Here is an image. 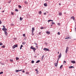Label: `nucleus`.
Here are the masks:
<instances>
[{"label":"nucleus","instance_id":"obj_1","mask_svg":"<svg viewBox=\"0 0 76 76\" xmlns=\"http://www.w3.org/2000/svg\"><path fill=\"white\" fill-rule=\"evenodd\" d=\"M30 49H32V50H33L34 52V53L35 52V50H37L36 48H35L34 47H33L32 46L31 47Z\"/></svg>","mask_w":76,"mask_h":76},{"label":"nucleus","instance_id":"obj_2","mask_svg":"<svg viewBox=\"0 0 76 76\" xmlns=\"http://www.w3.org/2000/svg\"><path fill=\"white\" fill-rule=\"evenodd\" d=\"M16 47H18V45L17 44L15 45H14L12 47V48L13 49H14V48H16Z\"/></svg>","mask_w":76,"mask_h":76},{"label":"nucleus","instance_id":"obj_3","mask_svg":"<svg viewBox=\"0 0 76 76\" xmlns=\"http://www.w3.org/2000/svg\"><path fill=\"white\" fill-rule=\"evenodd\" d=\"M43 50L46 51H50V50H49V49L45 48H44L43 49Z\"/></svg>","mask_w":76,"mask_h":76},{"label":"nucleus","instance_id":"obj_4","mask_svg":"<svg viewBox=\"0 0 76 76\" xmlns=\"http://www.w3.org/2000/svg\"><path fill=\"white\" fill-rule=\"evenodd\" d=\"M2 31H4V32L6 31H7V29L6 28H3L2 29Z\"/></svg>","mask_w":76,"mask_h":76},{"label":"nucleus","instance_id":"obj_5","mask_svg":"<svg viewBox=\"0 0 76 76\" xmlns=\"http://www.w3.org/2000/svg\"><path fill=\"white\" fill-rule=\"evenodd\" d=\"M61 53H60L59 54V55L58 56V59H59L60 58H61Z\"/></svg>","mask_w":76,"mask_h":76},{"label":"nucleus","instance_id":"obj_6","mask_svg":"<svg viewBox=\"0 0 76 76\" xmlns=\"http://www.w3.org/2000/svg\"><path fill=\"white\" fill-rule=\"evenodd\" d=\"M68 50H69V47H67L66 48V51H65L66 53H67V52L68 51Z\"/></svg>","mask_w":76,"mask_h":76},{"label":"nucleus","instance_id":"obj_7","mask_svg":"<svg viewBox=\"0 0 76 76\" xmlns=\"http://www.w3.org/2000/svg\"><path fill=\"white\" fill-rule=\"evenodd\" d=\"M71 19H73V20H74V21H75V17L74 16H72V17H71Z\"/></svg>","mask_w":76,"mask_h":76},{"label":"nucleus","instance_id":"obj_8","mask_svg":"<svg viewBox=\"0 0 76 76\" xmlns=\"http://www.w3.org/2000/svg\"><path fill=\"white\" fill-rule=\"evenodd\" d=\"M35 30V28L34 27H32V29L31 30V32H34V30Z\"/></svg>","mask_w":76,"mask_h":76},{"label":"nucleus","instance_id":"obj_9","mask_svg":"<svg viewBox=\"0 0 76 76\" xmlns=\"http://www.w3.org/2000/svg\"><path fill=\"white\" fill-rule=\"evenodd\" d=\"M71 38L69 37H68L66 38H65V39H70Z\"/></svg>","mask_w":76,"mask_h":76},{"label":"nucleus","instance_id":"obj_10","mask_svg":"<svg viewBox=\"0 0 76 76\" xmlns=\"http://www.w3.org/2000/svg\"><path fill=\"white\" fill-rule=\"evenodd\" d=\"M44 5L45 7H47L48 6V5H47V3H45L44 4Z\"/></svg>","mask_w":76,"mask_h":76},{"label":"nucleus","instance_id":"obj_11","mask_svg":"<svg viewBox=\"0 0 76 76\" xmlns=\"http://www.w3.org/2000/svg\"><path fill=\"white\" fill-rule=\"evenodd\" d=\"M46 33L47 34H50V32L49 31H46Z\"/></svg>","mask_w":76,"mask_h":76},{"label":"nucleus","instance_id":"obj_12","mask_svg":"<svg viewBox=\"0 0 76 76\" xmlns=\"http://www.w3.org/2000/svg\"><path fill=\"white\" fill-rule=\"evenodd\" d=\"M69 69H71V68H74V66H69Z\"/></svg>","mask_w":76,"mask_h":76},{"label":"nucleus","instance_id":"obj_13","mask_svg":"<svg viewBox=\"0 0 76 76\" xmlns=\"http://www.w3.org/2000/svg\"><path fill=\"white\" fill-rule=\"evenodd\" d=\"M4 33L5 35H6V36H7V31H4Z\"/></svg>","mask_w":76,"mask_h":76},{"label":"nucleus","instance_id":"obj_14","mask_svg":"<svg viewBox=\"0 0 76 76\" xmlns=\"http://www.w3.org/2000/svg\"><path fill=\"white\" fill-rule=\"evenodd\" d=\"M59 16H62V13L61 12H59Z\"/></svg>","mask_w":76,"mask_h":76},{"label":"nucleus","instance_id":"obj_15","mask_svg":"<svg viewBox=\"0 0 76 76\" xmlns=\"http://www.w3.org/2000/svg\"><path fill=\"white\" fill-rule=\"evenodd\" d=\"M57 65H58V64H57V63H56L55 64V66L56 67H57Z\"/></svg>","mask_w":76,"mask_h":76},{"label":"nucleus","instance_id":"obj_16","mask_svg":"<svg viewBox=\"0 0 76 76\" xmlns=\"http://www.w3.org/2000/svg\"><path fill=\"white\" fill-rule=\"evenodd\" d=\"M39 15H41V14H42V12L41 11H40L39 12Z\"/></svg>","mask_w":76,"mask_h":76},{"label":"nucleus","instance_id":"obj_17","mask_svg":"<svg viewBox=\"0 0 76 76\" xmlns=\"http://www.w3.org/2000/svg\"><path fill=\"white\" fill-rule=\"evenodd\" d=\"M26 44V42H22V44L23 45H25Z\"/></svg>","mask_w":76,"mask_h":76},{"label":"nucleus","instance_id":"obj_18","mask_svg":"<svg viewBox=\"0 0 76 76\" xmlns=\"http://www.w3.org/2000/svg\"><path fill=\"white\" fill-rule=\"evenodd\" d=\"M40 62V60H39L37 61L36 62V63H39V62Z\"/></svg>","mask_w":76,"mask_h":76},{"label":"nucleus","instance_id":"obj_19","mask_svg":"<svg viewBox=\"0 0 76 76\" xmlns=\"http://www.w3.org/2000/svg\"><path fill=\"white\" fill-rule=\"evenodd\" d=\"M71 63H73L74 64L76 62H75V61H71Z\"/></svg>","mask_w":76,"mask_h":76},{"label":"nucleus","instance_id":"obj_20","mask_svg":"<svg viewBox=\"0 0 76 76\" xmlns=\"http://www.w3.org/2000/svg\"><path fill=\"white\" fill-rule=\"evenodd\" d=\"M24 3H25V4H28V2L26 1H24Z\"/></svg>","mask_w":76,"mask_h":76},{"label":"nucleus","instance_id":"obj_21","mask_svg":"<svg viewBox=\"0 0 76 76\" xmlns=\"http://www.w3.org/2000/svg\"><path fill=\"white\" fill-rule=\"evenodd\" d=\"M20 20H23V18H22L21 17H20Z\"/></svg>","mask_w":76,"mask_h":76},{"label":"nucleus","instance_id":"obj_22","mask_svg":"<svg viewBox=\"0 0 76 76\" xmlns=\"http://www.w3.org/2000/svg\"><path fill=\"white\" fill-rule=\"evenodd\" d=\"M18 7H19V8H21V7H22L20 5H18Z\"/></svg>","mask_w":76,"mask_h":76},{"label":"nucleus","instance_id":"obj_23","mask_svg":"<svg viewBox=\"0 0 76 76\" xmlns=\"http://www.w3.org/2000/svg\"><path fill=\"white\" fill-rule=\"evenodd\" d=\"M10 61H11V62H12V61H13V60L12 59H10Z\"/></svg>","mask_w":76,"mask_h":76},{"label":"nucleus","instance_id":"obj_24","mask_svg":"<svg viewBox=\"0 0 76 76\" xmlns=\"http://www.w3.org/2000/svg\"><path fill=\"white\" fill-rule=\"evenodd\" d=\"M19 72V70H15V72Z\"/></svg>","mask_w":76,"mask_h":76},{"label":"nucleus","instance_id":"obj_25","mask_svg":"<svg viewBox=\"0 0 76 76\" xmlns=\"http://www.w3.org/2000/svg\"><path fill=\"white\" fill-rule=\"evenodd\" d=\"M16 60H19V58H18V57H17L16 58Z\"/></svg>","mask_w":76,"mask_h":76},{"label":"nucleus","instance_id":"obj_26","mask_svg":"<svg viewBox=\"0 0 76 76\" xmlns=\"http://www.w3.org/2000/svg\"><path fill=\"white\" fill-rule=\"evenodd\" d=\"M31 63H32V64H33V63H34V61L33 60L32 61Z\"/></svg>","mask_w":76,"mask_h":76},{"label":"nucleus","instance_id":"obj_27","mask_svg":"<svg viewBox=\"0 0 76 76\" xmlns=\"http://www.w3.org/2000/svg\"><path fill=\"white\" fill-rule=\"evenodd\" d=\"M62 67H63V65H61L60 66V69H62Z\"/></svg>","mask_w":76,"mask_h":76},{"label":"nucleus","instance_id":"obj_28","mask_svg":"<svg viewBox=\"0 0 76 76\" xmlns=\"http://www.w3.org/2000/svg\"><path fill=\"white\" fill-rule=\"evenodd\" d=\"M34 44H35L36 46H37V43H34Z\"/></svg>","mask_w":76,"mask_h":76},{"label":"nucleus","instance_id":"obj_29","mask_svg":"<svg viewBox=\"0 0 76 76\" xmlns=\"http://www.w3.org/2000/svg\"><path fill=\"white\" fill-rule=\"evenodd\" d=\"M52 25H54V24H55V23H54V22H52L51 23Z\"/></svg>","mask_w":76,"mask_h":76},{"label":"nucleus","instance_id":"obj_30","mask_svg":"<svg viewBox=\"0 0 76 76\" xmlns=\"http://www.w3.org/2000/svg\"><path fill=\"white\" fill-rule=\"evenodd\" d=\"M3 72H0V75H1V74H3Z\"/></svg>","mask_w":76,"mask_h":76},{"label":"nucleus","instance_id":"obj_31","mask_svg":"<svg viewBox=\"0 0 76 76\" xmlns=\"http://www.w3.org/2000/svg\"><path fill=\"white\" fill-rule=\"evenodd\" d=\"M35 71H36V72H37V73H38V70L37 69H35Z\"/></svg>","mask_w":76,"mask_h":76},{"label":"nucleus","instance_id":"obj_32","mask_svg":"<svg viewBox=\"0 0 76 76\" xmlns=\"http://www.w3.org/2000/svg\"><path fill=\"white\" fill-rule=\"evenodd\" d=\"M31 34L32 35H34V32H32Z\"/></svg>","mask_w":76,"mask_h":76},{"label":"nucleus","instance_id":"obj_33","mask_svg":"<svg viewBox=\"0 0 76 76\" xmlns=\"http://www.w3.org/2000/svg\"><path fill=\"white\" fill-rule=\"evenodd\" d=\"M11 14L12 15H13L14 14V13H13V12H11Z\"/></svg>","mask_w":76,"mask_h":76},{"label":"nucleus","instance_id":"obj_34","mask_svg":"<svg viewBox=\"0 0 76 76\" xmlns=\"http://www.w3.org/2000/svg\"><path fill=\"white\" fill-rule=\"evenodd\" d=\"M44 56H42V59H43V58H44Z\"/></svg>","mask_w":76,"mask_h":76},{"label":"nucleus","instance_id":"obj_35","mask_svg":"<svg viewBox=\"0 0 76 76\" xmlns=\"http://www.w3.org/2000/svg\"><path fill=\"white\" fill-rule=\"evenodd\" d=\"M1 23H2V22H1V21L0 20V24H1Z\"/></svg>","mask_w":76,"mask_h":76},{"label":"nucleus","instance_id":"obj_36","mask_svg":"<svg viewBox=\"0 0 76 76\" xmlns=\"http://www.w3.org/2000/svg\"><path fill=\"white\" fill-rule=\"evenodd\" d=\"M15 10V11H16V12H18V11H19L18 10V9H16Z\"/></svg>","mask_w":76,"mask_h":76},{"label":"nucleus","instance_id":"obj_37","mask_svg":"<svg viewBox=\"0 0 76 76\" xmlns=\"http://www.w3.org/2000/svg\"><path fill=\"white\" fill-rule=\"evenodd\" d=\"M2 47L3 48H5V46H4V45Z\"/></svg>","mask_w":76,"mask_h":76},{"label":"nucleus","instance_id":"obj_38","mask_svg":"<svg viewBox=\"0 0 76 76\" xmlns=\"http://www.w3.org/2000/svg\"><path fill=\"white\" fill-rule=\"evenodd\" d=\"M44 15H47V13H46V12L44 13Z\"/></svg>","mask_w":76,"mask_h":76},{"label":"nucleus","instance_id":"obj_39","mask_svg":"<svg viewBox=\"0 0 76 76\" xmlns=\"http://www.w3.org/2000/svg\"><path fill=\"white\" fill-rule=\"evenodd\" d=\"M43 28H44V27H41L40 28L41 29H43Z\"/></svg>","mask_w":76,"mask_h":76},{"label":"nucleus","instance_id":"obj_40","mask_svg":"<svg viewBox=\"0 0 76 76\" xmlns=\"http://www.w3.org/2000/svg\"><path fill=\"white\" fill-rule=\"evenodd\" d=\"M58 35H60V32H58Z\"/></svg>","mask_w":76,"mask_h":76},{"label":"nucleus","instance_id":"obj_41","mask_svg":"<svg viewBox=\"0 0 76 76\" xmlns=\"http://www.w3.org/2000/svg\"><path fill=\"white\" fill-rule=\"evenodd\" d=\"M23 37H25V34H23Z\"/></svg>","mask_w":76,"mask_h":76},{"label":"nucleus","instance_id":"obj_42","mask_svg":"<svg viewBox=\"0 0 76 76\" xmlns=\"http://www.w3.org/2000/svg\"><path fill=\"white\" fill-rule=\"evenodd\" d=\"M59 60V59H58V60L57 61V63H58V60Z\"/></svg>","mask_w":76,"mask_h":76},{"label":"nucleus","instance_id":"obj_43","mask_svg":"<svg viewBox=\"0 0 76 76\" xmlns=\"http://www.w3.org/2000/svg\"><path fill=\"white\" fill-rule=\"evenodd\" d=\"M51 20H48V22H50L51 21Z\"/></svg>","mask_w":76,"mask_h":76},{"label":"nucleus","instance_id":"obj_44","mask_svg":"<svg viewBox=\"0 0 76 76\" xmlns=\"http://www.w3.org/2000/svg\"><path fill=\"white\" fill-rule=\"evenodd\" d=\"M11 2V1H10L9 2H8V3H10Z\"/></svg>","mask_w":76,"mask_h":76},{"label":"nucleus","instance_id":"obj_45","mask_svg":"<svg viewBox=\"0 0 76 76\" xmlns=\"http://www.w3.org/2000/svg\"><path fill=\"white\" fill-rule=\"evenodd\" d=\"M2 44H2L1 43H0V45H2Z\"/></svg>","mask_w":76,"mask_h":76},{"label":"nucleus","instance_id":"obj_46","mask_svg":"<svg viewBox=\"0 0 76 76\" xmlns=\"http://www.w3.org/2000/svg\"><path fill=\"white\" fill-rule=\"evenodd\" d=\"M64 64H66V62L65 61H64Z\"/></svg>","mask_w":76,"mask_h":76},{"label":"nucleus","instance_id":"obj_47","mask_svg":"<svg viewBox=\"0 0 76 76\" xmlns=\"http://www.w3.org/2000/svg\"><path fill=\"white\" fill-rule=\"evenodd\" d=\"M3 26L4 28H5V26Z\"/></svg>","mask_w":76,"mask_h":76},{"label":"nucleus","instance_id":"obj_48","mask_svg":"<svg viewBox=\"0 0 76 76\" xmlns=\"http://www.w3.org/2000/svg\"><path fill=\"white\" fill-rule=\"evenodd\" d=\"M22 70H23V69L20 70H19V72H20V71H22Z\"/></svg>","mask_w":76,"mask_h":76},{"label":"nucleus","instance_id":"obj_49","mask_svg":"<svg viewBox=\"0 0 76 76\" xmlns=\"http://www.w3.org/2000/svg\"><path fill=\"white\" fill-rule=\"evenodd\" d=\"M22 72H23V73H25V71L23 70L22 71Z\"/></svg>","mask_w":76,"mask_h":76},{"label":"nucleus","instance_id":"obj_50","mask_svg":"<svg viewBox=\"0 0 76 76\" xmlns=\"http://www.w3.org/2000/svg\"><path fill=\"white\" fill-rule=\"evenodd\" d=\"M26 74H29V72H26Z\"/></svg>","mask_w":76,"mask_h":76},{"label":"nucleus","instance_id":"obj_51","mask_svg":"<svg viewBox=\"0 0 76 76\" xmlns=\"http://www.w3.org/2000/svg\"><path fill=\"white\" fill-rule=\"evenodd\" d=\"M21 47H23V45H21Z\"/></svg>","mask_w":76,"mask_h":76},{"label":"nucleus","instance_id":"obj_52","mask_svg":"<svg viewBox=\"0 0 76 76\" xmlns=\"http://www.w3.org/2000/svg\"><path fill=\"white\" fill-rule=\"evenodd\" d=\"M75 31H76V27L75 28Z\"/></svg>","mask_w":76,"mask_h":76},{"label":"nucleus","instance_id":"obj_53","mask_svg":"<svg viewBox=\"0 0 76 76\" xmlns=\"http://www.w3.org/2000/svg\"><path fill=\"white\" fill-rule=\"evenodd\" d=\"M39 34H41V32H39Z\"/></svg>","mask_w":76,"mask_h":76},{"label":"nucleus","instance_id":"obj_54","mask_svg":"<svg viewBox=\"0 0 76 76\" xmlns=\"http://www.w3.org/2000/svg\"><path fill=\"white\" fill-rule=\"evenodd\" d=\"M20 50H21V49H22V47H20Z\"/></svg>","mask_w":76,"mask_h":76},{"label":"nucleus","instance_id":"obj_55","mask_svg":"<svg viewBox=\"0 0 76 76\" xmlns=\"http://www.w3.org/2000/svg\"><path fill=\"white\" fill-rule=\"evenodd\" d=\"M36 47L37 48H38V46H36Z\"/></svg>","mask_w":76,"mask_h":76},{"label":"nucleus","instance_id":"obj_56","mask_svg":"<svg viewBox=\"0 0 76 76\" xmlns=\"http://www.w3.org/2000/svg\"><path fill=\"white\" fill-rule=\"evenodd\" d=\"M58 25H60V23H58Z\"/></svg>","mask_w":76,"mask_h":76},{"label":"nucleus","instance_id":"obj_57","mask_svg":"<svg viewBox=\"0 0 76 76\" xmlns=\"http://www.w3.org/2000/svg\"><path fill=\"white\" fill-rule=\"evenodd\" d=\"M51 22H53V20H51Z\"/></svg>","mask_w":76,"mask_h":76},{"label":"nucleus","instance_id":"obj_58","mask_svg":"<svg viewBox=\"0 0 76 76\" xmlns=\"http://www.w3.org/2000/svg\"><path fill=\"white\" fill-rule=\"evenodd\" d=\"M4 12V11H2V12Z\"/></svg>","mask_w":76,"mask_h":76},{"label":"nucleus","instance_id":"obj_59","mask_svg":"<svg viewBox=\"0 0 76 76\" xmlns=\"http://www.w3.org/2000/svg\"><path fill=\"white\" fill-rule=\"evenodd\" d=\"M58 54H59V52H58Z\"/></svg>","mask_w":76,"mask_h":76},{"label":"nucleus","instance_id":"obj_60","mask_svg":"<svg viewBox=\"0 0 76 76\" xmlns=\"http://www.w3.org/2000/svg\"><path fill=\"white\" fill-rule=\"evenodd\" d=\"M4 64H3L2 65H4Z\"/></svg>","mask_w":76,"mask_h":76},{"label":"nucleus","instance_id":"obj_61","mask_svg":"<svg viewBox=\"0 0 76 76\" xmlns=\"http://www.w3.org/2000/svg\"><path fill=\"white\" fill-rule=\"evenodd\" d=\"M50 26H52V25H51Z\"/></svg>","mask_w":76,"mask_h":76},{"label":"nucleus","instance_id":"obj_62","mask_svg":"<svg viewBox=\"0 0 76 76\" xmlns=\"http://www.w3.org/2000/svg\"><path fill=\"white\" fill-rule=\"evenodd\" d=\"M59 5H60V3H59Z\"/></svg>","mask_w":76,"mask_h":76},{"label":"nucleus","instance_id":"obj_63","mask_svg":"<svg viewBox=\"0 0 76 76\" xmlns=\"http://www.w3.org/2000/svg\"><path fill=\"white\" fill-rule=\"evenodd\" d=\"M1 9V8H0V10Z\"/></svg>","mask_w":76,"mask_h":76},{"label":"nucleus","instance_id":"obj_64","mask_svg":"<svg viewBox=\"0 0 76 76\" xmlns=\"http://www.w3.org/2000/svg\"><path fill=\"white\" fill-rule=\"evenodd\" d=\"M66 13V12H65V13Z\"/></svg>","mask_w":76,"mask_h":76}]
</instances>
